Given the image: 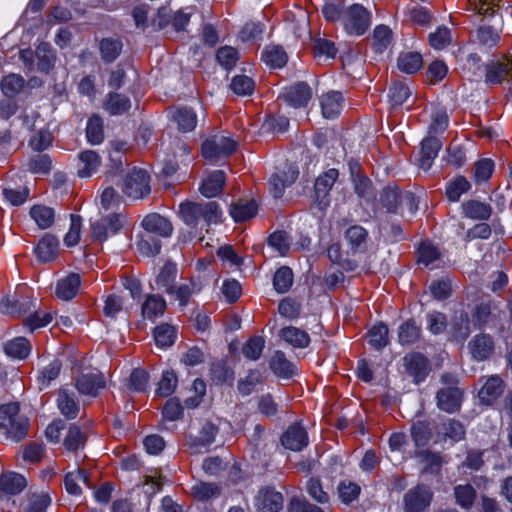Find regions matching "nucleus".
<instances>
[{
	"label": "nucleus",
	"instance_id": "nucleus-60",
	"mask_svg": "<svg viewBox=\"0 0 512 512\" xmlns=\"http://www.w3.org/2000/svg\"><path fill=\"white\" fill-rule=\"evenodd\" d=\"M137 249L142 255L155 256L160 253L161 243L151 234L145 232L140 235V239L137 242Z\"/></svg>",
	"mask_w": 512,
	"mask_h": 512
},
{
	"label": "nucleus",
	"instance_id": "nucleus-12",
	"mask_svg": "<svg viewBox=\"0 0 512 512\" xmlns=\"http://www.w3.org/2000/svg\"><path fill=\"white\" fill-rule=\"evenodd\" d=\"M483 379L485 381L478 392V397L481 403L491 405L503 394L505 385L502 378L498 375L482 377L481 380Z\"/></svg>",
	"mask_w": 512,
	"mask_h": 512
},
{
	"label": "nucleus",
	"instance_id": "nucleus-62",
	"mask_svg": "<svg viewBox=\"0 0 512 512\" xmlns=\"http://www.w3.org/2000/svg\"><path fill=\"white\" fill-rule=\"evenodd\" d=\"M191 494L199 501H206L220 494V488L212 483L199 482L192 486Z\"/></svg>",
	"mask_w": 512,
	"mask_h": 512
},
{
	"label": "nucleus",
	"instance_id": "nucleus-52",
	"mask_svg": "<svg viewBox=\"0 0 512 512\" xmlns=\"http://www.w3.org/2000/svg\"><path fill=\"white\" fill-rule=\"evenodd\" d=\"M468 9L484 16H493L500 7V0H467Z\"/></svg>",
	"mask_w": 512,
	"mask_h": 512
},
{
	"label": "nucleus",
	"instance_id": "nucleus-39",
	"mask_svg": "<svg viewBox=\"0 0 512 512\" xmlns=\"http://www.w3.org/2000/svg\"><path fill=\"white\" fill-rule=\"evenodd\" d=\"M81 483L91 486L86 471L82 469L68 472L64 478L65 489L71 495L81 494Z\"/></svg>",
	"mask_w": 512,
	"mask_h": 512
},
{
	"label": "nucleus",
	"instance_id": "nucleus-64",
	"mask_svg": "<svg viewBox=\"0 0 512 512\" xmlns=\"http://www.w3.org/2000/svg\"><path fill=\"white\" fill-rule=\"evenodd\" d=\"M178 383L177 375L174 371H165L158 383L156 394L162 397H168L174 393Z\"/></svg>",
	"mask_w": 512,
	"mask_h": 512
},
{
	"label": "nucleus",
	"instance_id": "nucleus-15",
	"mask_svg": "<svg viewBox=\"0 0 512 512\" xmlns=\"http://www.w3.org/2000/svg\"><path fill=\"white\" fill-rule=\"evenodd\" d=\"M217 434V427L212 423H205L197 437H191L187 442L191 454H200L206 452L208 447L214 442Z\"/></svg>",
	"mask_w": 512,
	"mask_h": 512
},
{
	"label": "nucleus",
	"instance_id": "nucleus-24",
	"mask_svg": "<svg viewBox=\"0 0 512 512\" xmlns=\"http://www.w3.org/2000/svg\"><path fill=\"white\" fill-rule=\"evenodd\" d=\"M27 486L26 479L15 472H8L0 476V493L13 496L21 493Z\"/></svg>",
	"mask_w": 512,
	"mask_h": 512
},
{
	"label": "nucleus",
	"instance_id": "nucleus-8",
	"mask_svg": "<svg viewBox=\"0 0 512 512\" xmlns=\"http://www.w3.org/2000/svg\"><path fill=\"white\" fill-rule=\"evenodd\" d=\"M485 83L489 86L500 85L512 78V60L503 57L485 65Z\"/></svg>",
	"mask_w": 512,
	"mask_h": 512
},
{
	"label": "nucleus",
	"instance_id": "nucleus-37",
	"mask_svg": "<svg viewBox=\"0 0 512 512\" xmlns=\"http://www.w3.org/2000/svg\"><path fill=\"white\" fill-rule=\"evenodd\" d=\"M29 214L40 229H47L54 223L55 212L51 207L37 204L31 207Z\"/></svg>",
	"mask_w": 512,
	"mask_h": 512
},
{
	"label": "nucleus",
	"instance_id": "nucleus-40",
	"mask_svg": "<svg viewBox=\"0 0 512 512\" xmlns=\"http://www.w3.org/2000/svg\"><path fill=\"white\" fill-rule=\"evenodd\" d=\"M423 59L420 53H401L397 59V66L400 71L406 74H414L421 69Z\"/></svg>",
	"mask_w": 512,
	"mask_h": 512
},
{
	"label": "nucleus",
	"instance_id": "nucleus-4",
	"mask_svg": "<svg viewBox=\"0 0 512 512\" xmlns=\"http://www.w3.org/2000/svg\"><path fill=\"white\" fill-rule=\"evenodd\" d=\"M126 216L122 213H111L91 222V235L99 242L118 234L126 224Z\"/></svg>",
	"mask_w": 512,
	"mask_h": 512
},
{
	"label": "nucleus",
	"instance_id": "nucleus-47",
	"mask_svg": "<svg viewBox=\"0 0 512 512\" xmlns=\"http://www.w3.org/2000/svg\"><path fill=\"white\" fill-rule=\"evenodd\" d=\"M51 504V497L48 493H33L28 496L23 512H46Z\"/></svg>",
	"mask_w": 512,
	"mask_h": 512
},
{
	"label": "nucleus",
	"instance_id": "nucleus-54",
	"mask_svg": "<svg viewBox=\"0 0 512 512\" xmlns=\"http://www.w3.org/2000/svg\"><path fill=\"white\" fill-rule=\"evenodd\" d=\"M24 84L25 80L21 75L9 74L1 80V90L4 95L13 97L22 91Z\"/></svg>",
	"mask_w": 512,
	"mask_h": 512
},
{
	"label": "nucleus",
	"instance_id": "nucleus-41",
	"mask_svg": "<svg viewBox=\"0 0 512 512\" xmlns=\"http://www.w3.org/2000/svg\"><path fill=\"white\" fill-rule=\"evenodd\" d=\"M4 350L12 358L25 359L31 352V345L25 337H16L5 344Z\"/></svg>",
	"mask_w": 512,
	"mask_h": 512
},
{
	"label": "nucleus",
	"instance_id": "nucleus-34",
	"mask_svg": "<svg viewBox=\"0 0 512 512\" xmlns=\"http://www.w3.org/2000/svg\"><path fill=\"white\" fill-rule=\"evenodd\" d=\"M461 70L470 81H477L482 76V61L477 53H470L461 59Z\"/></svg>",
	"mask_w": 512,
	"mask_h": 512
},
{
	"label": "nucleus",
	"instance_id": "nucleus-17",
	"mask_svg": "<svg viewBox=\"0 0 512 512\" xmlns=\"http://www.w3.org/2000/svg\"><path fill=\"white\" fill-rule=\"evenodd\" d=\"M80 286V275L70 273L57 281L55 295L57 298L64 301L71 300L78 294Z\"/></svg>",
	"mask_w": 512,
	"mask_h": 512
},
{
	"label": "nucleus",
	"instance_id": "nucleus-6",
	"mask_svg": "<svg viewBox=\"0 0 512 512\" xmlns=\"http://www.w3.org/2000/svg\"><path fill=\"white\" fill-rule=\"evenodd\" d=\"M123 193L132 199H142L150 191V176L139 168H133L125 177L122 186Z\"/></svg>",
	"mask_w": 512,
	"mask_h": 512
},
{
	"label": "nucleus",
	"instance_id": "nucleus-20",
	"mask_svg": "<svg viewBox=\"0 0 512 512\" xmlns=\"http://www.w3.org/2000/svg\"><path fill=\"white\" fill-rule=\"evenodd\" d=\"M34 252L41 262L53 261L58 256L59 241L53 235L46 234L39 240Z\"/></svg>",
	"mask_w": 512,
	"mask_h": 512
},
{
	"label": "nucleus",
	"instance_id": "nucleus-27",
	"mask_svg": "<svg viewBox=\"0 0 512 512\" xmlns=\"http://www.w3.org/2000/svg\"><path fill=\"white\" fill-rule=\"evenodd\" d=\"M343 95L338 91H330L321 98L322 114L325 118L337 117L343 106Z\"/></svg>",
	"mask_w": 512,
	"mask_h": 512
},
{
	"label": "nucleus",
	"instance_id": "nucleus-59",
	"mask_svg": "<svg viewBox=\"0 0 512 512\" xmlns=\"http://www.w3.org/2000/svg\"><path fill=\"white\" fill-rule=\"evenodd\" d=\"M267 242L280 256H286L290 250V238L285 231H275L268 237Z\"/></svg>",
	"mask_w": 512,
	"mask_h": 512
},
{
	"label": "nucleus",
	"instance_id": "nucleus-3",
	"mask_svg": "<svg viewBox=\"0 0 512 512\" xmlns=\"http://www.w3.org/2000/svg\"><path fill=\"white\" fill-rule=\"evenodd\" d=\"M237 149V142L225 134H216L208 138L201 148L205 160L214 164L228 157Z\"/></svg>",
	"mask_w": 512,
	"mask_h": 512
},
{
	"label": "nucleus",
	"instance_id": "nucleus-26",
	"mask_svg": "<svg viewBox=\"0 0 512 512\" xmlns=\"http://www.w3.org/2000/svg\"><path fill=\"white\" fill-rule=\"evenodd\" d=\"M57 407L67 419H75L79 414V403L73 393L60 389L57 395Z\"/></svg>",
	"mask_w": 512,
	"mask_h": 512
},
{
	"label": "nucleus",
	"instance_id": "nucleus-58",
	"mask_svg": "<svg viewBox=\"0 0 512 512\" xmlns=\"http://www.w3.org/2000/svg\"><path fill=\"white\" fill-rule=\"evenodd\" d=\"M122 42L118 39L104 38L100 42L101 56L104 61L112 62L120 54Z\"/></svg>",
	"mask_w": 512,
	"mask_h": 512
},
{
	"label": "nucleus",
	"instance_id": "nucleus-31",
	"mask_svg": "<svg viewBox=\"0 0 512 512\" xmlns=\"http://www.w3.org/2000/svg\"><path fill=\"white\" fill-rule=\"evenodd\" d=\"M79 169L78 175L81 178L90 177L100 166L101 158L93 150H85L78 156Z\"/></svg>",
	"mask_w": 512,
	"mask_h": 512
},
{
	"label": "nucleus",
	"instance_id": "nucleus-56",
	"mask_svg": "<svg viewBox=\"0 0 512 512\" xmlns=\"http://www.w3.org/2000/svg\"><path fill=\"white\" fill-rule=\"evenodd\" d=\"M293 284V272L289 267L279 268L274 275L273 286L278 293L287 292Z\"/></svg>",
	"mask_w": 512,
	"mask_h": 512
},
{
	"label": "nucleus",
	"instance_id": "nucleus-53",
	"mask_svg": "<svg viewBox=\"0 0 512 512\" xmlns=\"http://www.w3.org/2000/svg\"><path fill=\"white\" fill-rule=\"evenodd\" d=\"M388 333L385 324L374 325L368 332L369 344L376 350H381L389 343Z\"/></svg>",
	"mask_w": 512,
	"mask_h": 512
},
{
	"label": "nucleus",
	"instance_id": "nucleus-11",
	"mask_svg": "<svg viewBox=\"0 0 512 512\" xmlns=\"http://www.w3.org/2000/svg\"><path fill=\"white\" fill-rule=\"evenodd\" d=\"M436 400L440 410L455 413L460 410L463 392L458 387H445L437 392Z\"/></svg>",
	"mask_w": 512,
	"mask_h": 512
},
{
	"label": "nucleus",
	"instance_id": "nucleus-7",
	"mask_svg": "<svg viewBox=\"0 0 512 512\" xmlns=\"http://www.w3.org/2000/svg\"><path fill=\"white\" fill-rule=\"evenodd\" d=\"M433 499L431 489L426 485H417L404 495L405 512H423Z\"/></svg>",
	"mask_w": 512,
	"mask_h": 512
},
{
	"label": "nucleus",
	"instance_id": "nucleus-21",
	"mask_svg": "<svg viewBox=\"0 0 512 512\" xmlns=\"http://www.w3.org/2000/svg\"><path fill=\"white\" fill-rule=\"evenodd\" d=\"M299 172L294 167L275 174L270 179V191L275 198L282 197L286 187L292 185L298 178Z\"/></svg>",
	"mask_w": 512,
	"mask_h": 512
},
{
	"label": "nucleus",
	"instance_id": "nucleus-46",
	"mask_svg": "<svg viewBox=\"0 0 512 512\" xmlns=\"http://www.w3.org/2000/svg\"><path fill=\"white\" fill-rule=\"evenodd\" d=\"M477 40L481 50L491 49L499 43L500 34L496 29L483 25L477 31Z\"/></svg>",
	"mask_w": 512,
	"mask_h": 512
},
{
	"label": "nucleus",
	"instance_id": "nucleus-45",
	"mask_svg": "<svg viewBox=\"0 0 512 512\" xmlns=\"http://www.w3.org/2000/svg\"><path fill=\"white\" fill-rule=\"evenodd\" d=\"M176 328L169 324H161L154 329V339L158 347L167 348L176 340Z\"/></svg>",
	"mask_w": 512,
	"mask_h": 512
},
{
	"label": "nucleus",
	"instance_id": "nucleus-9",
	"mask_svg": "<svg viewBox=\"0 0 512 512\" xmlns=\"http://www.w3.org/2000/svg\"><path fill=\"white\" fill-rule=\"evenodd\" d=\"M339 177V171L335 168H330L327 171L320 174L315 181V195L318 204L321 208H325L329 205V192L334 186L335 182Z\"/></svg>",
	"mask_w": 512,
	"mask_h": 512
},
{
	"label": "nucleus",
	"instance_id": "nucleus-2",
	"mask_svg": "<svg viewBox=\"0 0 512 512\" xmlns=\"http://www.w3.org/2000/svg\"><path fill=\"white\" fill-rule=\"evenodd\" d=\"M29 429V419L20 413V405L17 402H10L0 406V430L14 440L21 441Z\"/></svg>",
	"mask_w": 512,
	"mask_h": 512
},
{
	"label": "nucleus",
	"instance_id": "nucleus-35",
	"mask_svg": "<svg viewBox=\"0 0 512 512\" xmlns=\"http://www.w3.org/2000/svg\"><path fill=\"white\" fill-rule=\"evenodd\" d=\"M166 310V301L160 295H148L142 305L143 317L154 320L164 314Z\"/></svg>",
	"mask_w": 512,
	"mask_h": 512
},
{
	"label": "nucleus",
	"instance_id": "nucleus-49",
	"mask_svg": "<svg viewBox=\"0 0 512 512\" xmlns=\"http://www.w3.org/2000/svg\"><path fill=\"white\" fill-rule=\"evenodd\" d=\"M421 328L414 320H407L399 327L398 338L402 345H410L420 338Z\"/></svg>",
	"mask_w": 512,
	"mask_h": 512
},
{
	"label": "nucleus",
	"instance_id": "nucleus-63",
	"mask_svg": "<svg viewBox=\"0 0 512 512\" xmlns=\"http://www.w3.org/2000/svg\"><path fill=\"white\" fill-rule=\"evenodd\" d=\"M53 320V313L47 310H37L25 319V326L31 331L50 324Z\"/></svg>",
	"mask_w": 512,
	"mask_h": 512
},
{
	"label": "nucleus",
	"instance_id": "nucleus-30",
	"mask_svg": "<svg viewBox=\"0 0 512 512\" xmlns=\"http://www.w3.org/2000/svg\"><path fill=\"white\" fill-rule=\"evenodd\" d=\"M258 211L254 200H239L230 207V215L235 222H244L253 218Z\"/></svg>",
	"mask_w": 512,
	"mask_h": 512
},
{
	"label": "nucleus",
	"instance_id": "nucleus-14",
	"mask_svg": "<svg viewBox=\"0 0 512 512\" xmlns=\"http://www.w3.org/2000/svg\"><path fill=\"white\" fill-rule=\"evenodd\" d=\"M142 227L146 233L168 238L173 233L172 223L157 213H151L142 220Z\"/></svg>",
	"mask_w": 512,
	"mask_h": 512
},
{
	"label": "nucleus",
	"instance_id": "nucleus-33",
	"mask_svg": "<svg viewBox=\"0 0 512 512\" xmlns=\"http://www.w3.org/2000/svg\"><path fill=\"white\" fill-rule=\"evenodd\" d=\"M269 365L273 373L281 378H290L296 372L294 364L287 360L282 351H276L273 354Z\"/></svg>",
	"mask_w": 512,
	"mask_h": 512
},
{
	"label": "nucleus",
	"instance_id": "nucleus-57",
	"mask_svg": "<svg viewBox=\"0 0 512 512\" xmlns=\"http://www.w3.org/2000/svg\"><path fill=\"white\" fill-rule=\"evenodd\" d=\"M454 495L458 505L469 509L475 501L476 491L470 484L458 485L454 488Z\"/></svg>",
	"mask_w": 512,
	"mask_h": 512
},
{
	"label": "nucleus",
	"instance_id": "nucleus-1",
	"mask_svg": "<svg viewBox=\"0 0 512 512\" xmlns=\"http://www.w3.org/2000/svg\"><path fill=\"white\" fill-rule=\"evenodd\" d=\"M182 220L189 226L197 227L200 222L207 225L220 222L222 212L216 202H184L179 206Z\"/></svg>",
	"mask_w": 512,
	"mask_h": 512
},
{
	"label": "nucleus",
	"instance_id": "nucleus-50",
	"mask_svg": "<svg viewBox=\"0 0 512 512\" xmlns=\"http://www.w3.org/2000/svg\"><path fill=\"white\" fill-rule=\"evenodd\" d=\"M86 137L90 144H100L104 139L103 121L101 117L93 115L86 126Z\"/></svg>",
	"mask_w": 512,
	"mask_h": 512
},
{
	"label": "nucleus",
	"instance_id": "nucleus-44",
	"mask_svg": "<svg viewBox=\"0 0 512 512\" xmlns=\"http://www.w3.org/2000/svg\"><path fill=\"white\" fill-rule=\"evenodd\" d=\"M471 188L470 182L464 176H457L446 186V196L449 201L457 202Z\"/></svg>",
	"mask_w": 512,
	"mask_h": 512
},
{
	"label": "nucleus",
	"instance_id": "nucleus-18",
	"mask_svg": "<svg viewBox=\"0 0 512 512\" xmlns=\"http://www.w3.org/2000/svg\"><path fill=\"white\" fill-rule=\"evenodd\" d=\"M105 387V380L101 374L87 373L77 378L76 388L80 394L96 397Z\"/></svg>",
	"mask_w": 512,
	"mask_h": 512
},
{
	"label": "nucleus",
	"instance_id": "nucleus-43",
	"mask_svg": "<svg viewBox=\"0 0 512 512\" xmlns=\"http://www.w3.org/2000/svg\"><path fill=\"white\" fill-rule=\"evenodd\" d=\"M173 119L182 132L194 130L197 124L196 113L188 108H178L173 114Z\"/></svg>",
	"mask_w": 512,
	"mask_h": 512
},
{
	"label": "nucleus",
	"instance_id": "nucleus-48",
	"mask_svg": "<svg viewBox=\"0 0 512 512\" xmlns=\"http://www.w3.org/2000/svg\"><path fill=\"white\" fill-rule=\"evenodd\" d=\"M392 41V31L386 25H379L374 29L372 47L376 53L385 51Z\"/></svg>",
	"mask_w": 512,
	"mask_h": 512
},
{
	"label": "nucleus",
	"instance_id": "nucleus-5",
	"mask_svg": "<svg viewBox=\"0 0 512 512\" xmlns=\"http://www.w3.org/2000/svg\"><path fill=\"white\" fill-rule=\"evenodd\" d=\"M342 24L350 35H363L371 24V15L362 5L353 4L343 12Z\"/></svg>",
	"mask_w": 512,
	"mask_h": 512
},
{
	"label": "nucleus",
	"instance_id": "nucleus-22",
	"mask_svg": "<svg viewBox=\"0 0 512 512\" xmlns=\"http://www.w3.org/2000/svg\"><path fill=\"white\" fill-rule=\"evenodd\" d=\"M441 148V142L438 138L429 136L421 142L420 158L418 165L423 170H428L432 166L433 160L437 157Z\"/></svg>",
	"mask_w": 512,
	"mask_h": 512
},
{
	"label": "nucleus",
	"instance_id": "nucleus-25",
	"mask_svg": "<svg viewBox=\"0 0 512 512\" xmlns=\"http://www.w3.org/2000/svg\"><path fill=\"white\" fill-rule=\"evenodd\" d=\"M407 372L414 377L416 382L422 381L428 371L427 359L420 353L408 354L404 358Z\"/></svg>",
	"mask_w": 512,
	"mask_h": 512
},
{
	"label": "nucleus",
	"instance_id": "nucleus-36",
	"mask_svg": "<svg viewBox=\"0 0 512 512\" xmlns=\"http://www.w3.org/2000/svg\"><path fill=\"white\" fill-rule=\"evenodd\" d=\"M262 60L270 68L278 69L286 65L288 56L281 46L270 45L262 52Z\"/></svg>",
	"mask_w": 512,
	"mask_h": 512
},
{
	"label": "nucleus",
	"instance_id": "nucleus-42",
	"mask_svg": "<svg viewBox=\"0 0 512 512\" xmlns=\"http://www.w3.org/2000/svg\"><path fill=\"white\" fill-rule=\"evenodd\" d=\"M61 368L62 363L59 359H53L45 366L37 377L39 389H46L60 375Z\"/></svg>",
	"mask_w": 512,
	"mask_h": 512
},
{
	"label": "nucleus",
	"instance_id": "nucleus-28",
	"mask_svg": "<svg viewBox=\"0 0 512 512\" xmlns=\"http://www.w3.org/2000/svg\"><path fill=\"white\" fill-rule=\"evenodd\" d=\"M279 336L294 348H306L310 343L309 334L306 331L294 326H287L282 328L279 332Z\"/></svg>",
	"mask_w": 512,
	"mask_h": 512
},
{
	"label": "nucleus",
	"instance_id": "nucleus-38",
	"mask_svg": "<svg viewBox=\"0 0 512 512\" xmlns=\"http://www.w3.org/2000/svg\"><path fill=\"white\" fill-rule=\"evenodd\" d=\"M201 290V285L194 279H189L187 282L180 284L178 287L173 286V295L175 299L179 302V305L182 307L187 306L190 298L199 293Z\"/></svg>",
	"mask_w": 512,
	"mask_h": 512
},
{
	"label": "nucleus",
	"instance_id": "nucleus-10",
	"mask_svg": "<svg viewBox=\"0 0 512 512\" xmlns=\"http://www.w3.org/2000/svg\"><path fill=\"white\" fill-rule=\"evenodd\" d=\"M471 357L478 362L490 359L495 350L493 338L488 334H477L468 343Z\"/></svg>",
	"mask_w": 512,
	"mask_h": 512
},
{
	"label": "nucleus",
	"instance_id": "nucleus-51",
	"mask_svg": "<svg viewBox=\"0 0 512 512\" xmlns=\"http://www.w3.org/2000/svg\"><path fill=\"white\" fill-rule=\"evenodd\" d=\"M131 107V102L128 97L118 94L110 93L106 103V110L111 115H120L127 112Z\"/></svg>",
	"mask_w": 512,
	"mask_h": 512
},
{
	"label": "nucleus",
	"instance_id": "nucleus-13",
	"mask_svg": "<svg viewBox=\"0 0 512 512\" xmlns=\"http://www.w3.org/2000/svg\"><path fill=\"white\" fill-rule=\"evenodd\" d=\"M282 445L291 451H301L308 443V434L299 424L290 425L281 436Z\"/></svg>",
	"mask_w": 512,
	"mask_h": 512
},
{
	"label": "nucleus",
	"instance_id": "nucleus-29",
	"mask_svg": "<svg viewBox=\"0 0 512 512\" xmlns=\"http://www.w3.org/2000/svg\"><path fill=\"white\" fill-rule=\"evenodd\" d=\"M177 277V266L174 263H166L155 279V288L164 290L167 294L173 293V284Z\"/></svg>",
	"mask_w": 512,
	"mask_h": 512
},
{
	"label": "nucleus",
	"instance_id": "nucleus-61",
	"mask_svg": "<svg viewBox=\"0 0 512 512\" xmlns=\"http://www.w3.org/2000/svg\"><path fill=\"white\" fill-rule=\"evenodd\" d=\"M416 457L423 464L424 471L429 473L439 472L443 463L440 455L428 450L417 452Z\"/></svg>",
	"mask_w": 512,
	"mask_h": 512
},
{
	"label": "nucleus",
	"instance_id": "nucleus-32",
	"mask_svg": "<svg viewBox=\"0 0 512 512\" xmlns=\"http://www.w3.org/2000/svg\"><path fill=\"white\" fill-rule=\"evenodd\" d=\"M465 217L473 220H488L492 214V207L478 200H468L462 204Z\"/></svg>",
	"mask_w": 512,
	"mask_h": 512
},
{
	"label": "nucleus",
	"instance_id": "nucleus-55",
	"mask_svg": "<svg viewBox=\"0 0 512 512\" xmlns=\"http://www.w3.org/2000/svg\"><path fill=\"white\" fill-rule=\"evenodd\" d=\"M345 238L351 249L357 250L365 245L368 238V232L360 225H353L346 230Z\"/></svg>",
	"mask_w": 512,
	"mask_h": 512
},
{
	"label": "nucleus",
	"instance_id": "nucleus-19",
	"mask_svg": "<svg viewBox=\"0 0 512 512\" xmlns=\"http://www.w3.org/2000/svg\"><path fill=\"white\" fill-rule=\"evenodd\" d=\"M256 506L262 512H279L283 507V496L270 489L260 490L256 497Z\"/></svg>",
	"mask_w": 512,
	"mask_h": 512
},
{
	"label": "nucleus",
	"instance_id": "nucleus-16",
	"mask_svg": "<svg viewBox=\"0 0 512 512\" xmlns=\"http://www.w3.org/2000/svg\"><path fill=\"white\" fill-rule=\"evenodd\" d=\"M284 100L295 108L306 106L312 97L311 88L303 82L296 83L282 94Z\"/></svg>",
	"mask_w": 512,
	"mask_h": 512
},
{
	"label": "nucleus",
	"instance_id": "nucleus-23",
	"mask_svg": "<svg viewBox=\"0 0 512 512\" xmlns=\"http://www.w3.org/2000/svg\"><path fill=\"white\" fill-rule=\"evenodd\" d=\"M225 182L226 176L224 171L215 170L203 179L200 192L207 198L215 197L222 192Z\"/></svg>",
	"mask_w": 512,
	"mask_h": 512
}]
</instances>
